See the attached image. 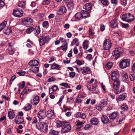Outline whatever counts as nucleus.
I'll list each match as a JSON object with an SVG mask.
<instances>
[{"mask_svg": "<svg viewBox=\"0 0 135 135\" xmlns=\"http://www.w3.org/2000/svg\"><path fill=\"white\" fill-rule=\"evenodd\" d=\"M113 87L115 90V93L118 94L123 91L122 88H120V81L119 79L113 80Z\"/></svg>", "mask_w": 135, "mask_h": 135, "instance_id": "f257e3e1", "label": "nucleus"}, {"mask_svg": "<svg viewBox=\"0 0 135 135\" xmlns=\"http://www.w3.org/2000/svg\"><path fill=\"white\" fill-rule=\"evenodd\" d=\"M114 53V56L115 58L117 59L124 54V51L121 47L117 46L115 48Z\"/></svg>", "mask_w": 135, "mask_h": 135, "instance_id": "f03ea898", "label": "nucleus"}, {"mask_svg": "<svg viewBox=\"0 0 135 135\" xmlns=\"http://www.w3.org/2000/svg\"><path fill=\"white\" fill-rule=\"evenodd\" d=\"M36 127L38 129L43 132H46L48 127L47 124L44 122L39 123Z\"/></svg>", "mask_w": 135, "mask_h": 135, "instance_id": "7ed1b4c3", "label": "nucleus"}, {"mask_svg": "<svg viewBox=\"0 0 135 135\" xmlns=\"http://www.w3.org/2000/svg\"><path fill=\"white\" fill-rule=\"evenodd\" d=\"M122 19L123 20L128 22L133 20L134 17L130 13L125 14L122 15Z\"/></svg>", "mask_w": 135, "mask_h": 135, "instance_id": "20e7f679", "label": "nucleus"}, {"mask_svg": "<svg viewBox=\"0 0 135 135\" xmlns=\"http://www.w3.org/2000/svg\"><path fill=\"white\" fill-rule=\"evenodd\" d=\"M130 61L128 59L122 60L119 63L120 67L122 69H124L130 65Z\"/></svg>", "mask_w": 135, "mask_h": 135, "instance_id": "39448f33", "label": "nucleus"}, {"mask_svg": "<svg viewBox=\"0 0 135 135\" xmlns=\"http://www.w3.org/2000/svg\"><path fill=\"white\" fill-rule=\"evenodd\" d=\"M71 128L70 125L68 122H65L62 127L61 133H63L68 132L71 129Z\"/></svg>", "mask_w": 135, "mask_h": 135, "instance_id": "423d86ee", "label": "nucleus"}, {"mask_svg": "<svg viewBox=\"0 0 135 135\" xmlns=\"http://www.w3.org/2000/svg\"><path fill=\"white\" fill-rule=\"evenodd\" d=\"M49 40V37L48 36H41L39 40L40 45L42 46L44 45L46 42H48Z\"/></svg>", "mask_w": 135, "mask_h": 135, "instance_id": "0eeeda50", "label": "nucleus"}, {"mask_svg": "<svg viewBox=\"0 0 135 135\" xmlns=\"http://www.w3.org/2000/svg\"><path fill=\"white\" fill-rule=\"evenodd\" d=\"M40 101V99L39 96L37 95L33 96L30 102L33 105H37Z\"/></svg>", "mask_w": 135, "mask_h": 135, "instance_id": "6e6552de", "label": "nucleus"}, {"mask_svg": "<svg viewBox=\"0 0 135 135\" xmlns=\"http://www.w3.org/2000/svg\"><path fill=\"white\" fill-rule=\"evenodd\" d=\"M112 45L111 42L109 39H106L104 42L103 47L104 49L108 50L110 49Z\"/></svg>", "mask_w": 135, "mask_h": 135, "instance_id": "1a4fd4ad", "label": "nucleus"}, {"mask_svg": "<svg viewBox=\"0 0 135 135\" xmlns=\"http://www.w3.org/2000/svg\"><path fill=\"white\" fill-rule=\"evenodd\" d=\"M13 14L15 16L17 17H21L23 15V11L21 9L14 10Z\"/></svg>", "mask_w": 135, "mask_h": 135, "instance_id": "9d476101", "label": "nucleus"}, {"mask_svg": "<svg viewBox=\"0 0 135 135\" xmlns=\"http://www.w3.org/2000/svg\"><path fill=\"white\" fill-rule=\"evenodd\" d=\"M37 115L40 119H44L46 116V112L41 110L38 112Z\"/></svg>", "mask_w": 135, "mask_h": 135, "instance_id": "9b49d317", "label": "nucleus"}, {"mask_svg": "<svg viewBox=\"0 0 135 135\" xmlns=\"http://www.w3.org/2000/svg\"><path fill=\"white\" fill-rule=\"evenodd\" d=\"M66 11V7L63 6H62L60 7L58 9L57 11V13L60 15H62Z\"/></svg>", "mask_w": 135, "mask_h": 135, "instance_id": "f8f14e48", "label": "nucleus"}, {"mask_svg": "<svg viewBox=\"0 0 135 135\" xmlns=\"http://www.w3.org/2000/svg\"><path fill=\"white\" fill-rule=\"evenodd\" d=\"M119 74L117 71H113L111 73V79L112 80L119 79Z\"/></svg>", "mask_w": 135, "mask_h": 135, "instance_id": "ddd939ff", "label": "nucleus"}, {"mask_svg": "<svg viewBox=\"0 0 135 135\" xmlns=\"http://www.w3.org/2000/svg\"><path fill=\"white\" fill-rule=\"evenodd\" d=\"M24 119L22 117L17 115L15 118V122L17 124H19L23 123Z\"/></svg>", "mask_w": 135, "mask_h": 135, "instance_id": "4468645a", "label": "nucleus"}, {"mask_svg": "<svg viewBox=\"0 0 135 135\" xmlns=\"http://www.w3.org/2000/svg\"><path fill=\"white\" fill-rule=\"evenodd\" d=\"M110 26L112 27H116L118 25L117 21L115 19L109 22Z\"/></svg>", "mask_w": 135, "mask_h": 135, "instance_id": "2eb2a0df", "label": "nucleus"}, {"mask_svg": "<svg viewBox=\"0 0 135 135\" xmlns=\"http://www.w3.org/2000/svg\"><path fill=\"white\" fill-rule=\"evenodd\" d=\"M46 116L48 117L51 118L54 116V113L53 111L51 110H49L46 112Z\"/></svg>", "mask_w": 135, "mask_h": 135, "instance_id": "dca6fc26", "label": "nucleus"}, {"mask_svg": "<svg viewBox=\"0 0 135 135\" xmlns=\"http://www.w3.org/2000/svg\"><path fill=\"white\" fill-rule=\"evenodd\" d=\"M82 71L81 72L83 74H89L90 73V70L89 67L85 66L82 68Z\"/></svg>", "mask_w": 135, "mask_h": 135, "instance_id": "f3484780", "label": "nucleus"}, {"mask_svg": "<svg viewBox=\"0 0 135 135\" xmlns=\"http://www.w3.org/2000/svg\"><path fill=\"white\" fill-rule=\"evenodd\" d=\"M39 63V62L36 60H33L31 61L28 63L30 66H37Z\"/></svg>", "mask_w": 135, "mask_h": 135, "instance_id": "a211bd4d", "label": "nucleus"}, {"mask_svg": "<svg viewBox=\"0 0 135 135\" xmlns=\"http://www.w3.org/2000/svg\"><path fill=\"white\" fill-rule=\"evenodd\" d=\"M90 123L93 125H96L98 123L99 121L97 118H93L90 120Z\"/></svg>", "mask_w": 135, "mask_h": 135, "instance_id": "6ab92c4d", "label": "nucleus"}, {"mask_svg": "<svg viewBox=\"0 0 135 135\" xmlns=\"http://www.w3.org/2000/svg\"><path fill=\"white\" fill-rule=\"evenodd\" d=\"M89 91L93 93H96L98 91V90L96 87L92 86L89 87V88H88Z\"/></svg>", "mask_w": 135, "mask_h": 135, "instance_id": "aec40b11", "label": "nucleus"}, {"mask_svg": "<svg viewBox=\"0 0 135 135\" xmlns=\"http://www.w3.org/2000/svg\"><path fill=\"white\" fill-rule=\"evenodd\" d=\"M33 31L34 33L36 36H37L40 32V29L39 26H36Z\"/></svg>", "mask_w": 135, "mask_h": 135, "instance_id": "412c9836", "label": "nucleus"}, {"mask_svg": "<svg viewBox=\"0 0 135 135\" xmlns=\"http://www.w3.org/2000/svg\"><path fill=\"white\" fill-rule=\"evenodd\" d=\"M101 118L102 122L104 124H107L109 122L108 118L106 115L103 116Z\"/></svg>", "mask_w": 135, "mask_h": 135, "instance_id": "4be33fe9", "label": "nucleus"}, {"mask_svg": "<svg viewBox=\"0 0 135 135\" xmlns=\"http://www.w3.org/2000/svg\"><path fill=\"white\" fill-rule=\"evenodd\" d=\"M8 114L9 118L11 119H12L15 117V114L13 110L9 111Z\"/></svg>", "mask_w": 135, "mask_h": 135, "instance_id": "5701e85b", "label": "nucleus"}, {"mask_svg": "<svg viewBox=\"0 0 135 135\" xmlns=\"http://www.w3.org/2000/svg\"><path fill=\"white\" fill-rule=\"evenodd\" d=\"M25 22L28 25H33V21L32 19L30 17L27 18Z\"/></svg>", "mask_w": 135, "mask_h": 135, "instance_id": "b1692460", "label": "nucleus"}, {"mask_svg": "<svg viewBox=\"0 0 135 135\" xmlns=\"http://www.w3.org/2000/svg\"><path fill=\"white\" fill-rule=\"evenodd\" d=\"M39 70V68L36 67V66H32L30 69L31 71L33 73H37L38 71Z\"/></svg>", "mask_w": 135, "mask_h": 135, "instance_id": "393cba45", "label": "nucleus"}, {"mask_svg": "<svg viewBox=\"0 0 135 135\" xmlns=\"http://www.w3.org/2000/svg\"><path fill=\"white\" fill-rule=\"evenodd\" d=\"M81 13L82 17L83 18L87 17L89 15V13L86 11L83 10L82 11Z\"/></svg>", "mask_w": 135, "mask_h": 135, "instance_id": "a878e982", "label": "nucleus"}, {"mask_svg": "<svg viewBox=\"0 0 135 135\" xmlns=\"http://www.w3.org/2000/svg\"><path fill=\"white\" fill-rule=\"evenodd\" d=\"M60 67V65L55 63H54L51 65V68L52 69L59 70Z\"/></svg>", "mask_w": 135, "mask_h": 135, "instance_id": "bb28decb", "label": "nucleus"}, {"mask_svg": "<svg viewBox=\"0 0 135 135\" xmlns=\"http://www.w3.org/2000/svg\"><path fill=\"white\" fill-rule=\"evenodd\" d=\"M126 96L124 94H122L120 95L116 99L117 102H120L124 100L126 98Z\"/></svg>", "mask_w": 135, "mask_h": 135, "instance_id": "cd10ccee", "label": "nucleus"}, {"mask_svg": "<svg viewBox=\"0 0 135 135\" xmlns=\"http://www.w3.org/2000/svg\"><path fill=\"white\" fill-rule=\"evenodd\" d=\"M118 116V113L117 112H113L109 115V117L111 119H113Z\"/></svg>", "mask_w": 135, "mask_h": 135, "instance_id": "c85d7f7f", "label": "nucleus"}, {"mask_svg": "<svg viewBox=\"0 0 135 135\" xmlns=\"http://www.w3.org/2000/svg\"><path fill=\"white\" fill-rule=\"evenodd\" d=\"M84 8L87 10H90L91 9V5L89 3H87L83 6Z\"/></svg>", "mask_w": 135, "mask_h": 135, "instance_id": "c756f323", "label": "nucleus"}, {"mask_svg": "<svg viewBox=\"0 0 135 135\" xmlns=\"http://www.w3.org/2000/svg\"><path fill=\"white\" fill-rule=\"evenodd\" d=\"M7 23V22L6 21H4L0 24V31L5 27Z\"/></svg>", "mask_w": 135, "mask_h": 135, "instance_id": "7c9ffc66", "label": "nucleus"}, {"mask_svg": "<svg viewBox=\"0 0 135 135\" xmlns=\"http://www.w3.org/2000/svg\"><path fill=\"white\" fill-rule=\"evenodd\" d=\"M49 135H59V131L52 130L50 131L49 133Z\"/></svg>", "mask_w": 135, "mask_h": 135, "instance_id": "2f4dec72", "label": "nucleus"}, {"mask_svg": "<svg viewBox=\"0 0 135 135\" xmlns=\"http://www.w3.org/2000/svg\"><path fill=\"white\" fill-rule=\"evenodd\" d=\"M82 17L81 13L78 12L76 13L74 16V17L78 20H79Z\"/></svg>", "mask_w": 135, "mask_h": 135, "instance_id": "473e14b6", "label": "nucleus"}, {"mask_svg": "<svg viewBox=\"0 0 135 135\" xmlns=\"http://www.w3.org/2000/svg\"><path fill=\"white\" fill-rule=\"evenodd\" d=\"M108 99L104 98L102 99L100 101V103L106 106L108 104Z\"/></svg>", "mask_w": 135, "mask_h": 135, "instance_id": "72a5a7b5", "label": "nucleus"}, {"mask_svg": "<svg viewBox=\"0 0 135 135\" xmlns=\"http://www.w3.org/2000/svg\"><path fill=\"white\" fill-rule=\"evenodd\" d=\"M65 122H62L60 121H57L56 122V126L58 128L62 127Z\"/></svg>", "mask_w": 135, "mask_h": 135, "instance_id": "f704fd0d", "label": "nucleus"}, {"mask_svg": "<svg viewBox=\"0 0 135 135\" xmlns=\"http://www.w3.org/2000/svg\"><path fill=\"white\" fill-rule=\"evenodd\" d=\"M121 108L124 111H127L128 109V106L126 104H124L121 105Z\"/></svg>", "mask_w": 135, "mask_h": 135, "instance_id": "c9c22d12", "label": "nucleus"}, {"mask_svg": "<svg viewBox=\"0 0 135 135\" xmlns=\"http://www.w3.org/2000/svg\"><path fill=\"white\" fill-rule=\"evenodd\" d=\"M94 81V79L92 78L89 81L87 82L86 87L87 88H89L90 87L93 86L91 85V84Z\"/></svg>", "mask_w": 135, "mask_h": 135, "instance_id": "e433bc0d", "label": "nucleus"}, {"mask_svg": "<svg viewBox=\"0 0 135 135\" xmlns=\"http://www.w3.org/2000/svg\"><path fill=\"white\" fill-rule=\"evenodd\" d=\"M63 50L66 51L67 49L68 43H63L62 46L60 47Z\"/></svg>", "mask_w": 135, "mask_h": 135, "instance_id": "4c0bfd02", "label": "nucleus"}, {"mask_svg": "<svg viewBox=\"0 0 135 135\" xmlns=\"http://www.w3.org/2000/svg\"><path fill=\"white\" fill-rule=\"evenodd\" d=\"M11 32V30L9 28H6L3 30L4 33L7 35H9Z\"/></svg>", "mask_w": 135, "mask_h": 135, "instance_id": "58836bf2", "label": "nucleus"}, {"mask_svg": "<svg viewBox=\"0 0 135 135\" xmlns=\"http://www.w3.org/2000/svg\"><path fill=\"white\" fill-rule=\"evenodd\" d=\"M88 41L87 40H85L83 43V46L84 49H87L88 46Z\"/></svg>", "mask_w": 135, "mask_h": 135, "instance_id": "ea45409f", "label": "nucleus"}, {"mask_svg": "<svg viewBox=\"0 0 135 135\" xmlns=\"http://www.w3.org/2000/svg\"><path fill=\"white\" fill-rule=\"evenodd\" d=\"M32 105L30 104H28L24 107V109L26 111H28L31 108Z\"/></svg>", "mask_w": 135, "mask_h": 135, "instance_id": "a19ab883", "label": "nucleus"}, {"mask_svg": "<svg viewBox=\"0 0 135 135\" xmlns=\"http://www.w3.org/2000/svg\"><path fill=\"white\" fill-rule=\"evenodd\" d=\"M34 30V28L33 27H30L26 30V32L27 33L29 34Z\"/></svg>", "mask_w": 135, "mask_h": 135, "instance_id": "79ce46f5", "label": "nucleus"}, {"mask_svg": "<svg viewBox=\"0 0 135 135\" xmlns=\"http://www.w3.org/2000/svg\"><path fill=\"white\" fill-rule=\"evenodd\" d=\"M99 1L103 5L107 6L108 5V2L107 0H100Z\"/></svg>", "mask_w": 135, "mask_h": 135, "instance_id": "37998d69", "label": "nucleus"}, {"mask_svg": "<svg viewBox=\"0 0 135 135\" xmlns=\"http://www.w3.org/2000/svg\"><path fill=\"white\" fill-rule=\"evenodd\" d=\"M26 2L25 1L21 2L18 4V6L20 7L24 8L25 6Z\"/></svg>", "mask_w": 135, "mask_h": 135, "instance_id": "c03bdc74", "label": "nucleus"}, {"mask_svg": "<svg viewBox=\"0 0 135 135\" xmlns=\"http://www.w3.org/2000/svg\"><path fill=\"white\" fill-rule=\"evenodd\" d=\"M123 79L126 81V80L128 78V76L127 74L126 73H123L122 74Z\"/></svg>", "mask_w": 135, "mask_h": 135, "instance_id": "a18cd8bd", "label": "nucleus"}, {"mask_svg": "<svg viewBox=\"0 0 135 135\" xmlns=\"http://www.w3.org/2000/svg\"><path fill=\"white\" fill-rule=\"evenodd\" d=\"M113 64L112 62H108L106 65V66L108 69H110L112 68Z\"/></svg>", "mask_w": 135, "mask_h": 135, "instance_id": "49530a36", "label": "nucleus"}, {"mask_svg": "<svg viewBox=\"0 0 135 135\" xmlns=\"http://www.w3.org/2000/svg\"><path fill=\"white\" fill-rule=\"evenodd\" d=\"M67 6L69 8L72 9L73 6L74 4L73 2H70L69 3H68Z\"/></svg>", "mask_w": 135, "mask_h": 135, "instance_id": "de8ad7c7", "label": "nucleus"}, {"mask_svg": "<svg viewBox=\"0 0 135 135\" xmlns=\"http://www.w3.org/2000/svg\"><path fill=\"white\" fill-rule=\"evenodd\" d=\"M50 0H43L42 4L43 5H47L50 2Z\"/></svg>", "mask_w": 135, "mask_h": 135, "instance_id": "09e8293b", "label": "nucleus"}, {"mask_svg": "<svg viewBox=\"0 0 135 135\" xmlns=\"http://www.w3.org/2000/svg\"><path fill=\"white\" fill-rule=\"evenodd\" d=\"M96 107L97 109L99 110H101L103 108V107L100 104H98L96 106Z\"/></svg>", "mask_w": 135, "mask_h": 135, "instance_id": "8fccbe9b", "label": "nucleus"}, {"mask_svg": "<svg viewBox=\"0 0 135 135\" xmlns=\"http://www.w3.org/2000/svg\"><path fill=\"white\" fill-rule=\"evenodd\" d=\"M29 91V89L28 88H25L22 92V94H24L26 95L27 94Z\"/></svg>", "mask_w": 135, "mask_h": 135, "instance_id": "3c124183", "label": "nucleus"}, {"mask_svg": "<svg viewBox=\"0 0 135 135\" xmlns=\"http://www.w3.org/2000/svg\"><path fill=\"white\" fill-rule=\"evenodd\" d=\"M108 95L112 99H114L115 98V95L113 93H108Z\"/></svg>", "mask_w": 135, "mask_h": 135, "instance_id": "603ef678", "label": "nucleus"}, {"mask_svg": "<svg viewBox=\"0 0 135 135\" xmlns=\"http://www.w3.org/2000/svg\"><path fill=\"white\" fill-rule=\"evenodd\" d=\"M64 98V95H62L61 98H60L59 102H57V104L59 105H60L62 103V100Z\"/></svg>", "mask_w": 135, "mask_h": 135, "instance_id": "864d4df0", "label": "nucleus"}, {"mask_svg": "<svg viewBox=\"0 0 135 135\" xmlns=\"http://www.w3.org/2000/svg\"><path fill=\"white\" fill-rule=\"evenodd\" d=\"M60 85L67 88H70V86L68 85V84L67 83H62L60 84Z\"/></svg>", "mask_w": 135, "mask_h": 135, "instance_id": "5fc2aeb1", "label": "nucleus"}, {"mask_svg": "<svg viewBox=\"0 0 135 135\" xmlns=\"http://www.w3.org/2000/svg\"><path fill=\"white\" fill-rule=\"evenodd\" d=\"M124 119V118L123 117H119L117 119L116 122L118 123H120L122 122Z\"/></svg>", "mask_w": 135, "mask_h": 135, "instance_id": "6e6d98bb", "label": "nucleus"}, {"mask_svg": "<svg viewBox=\"0 0 135 135\" xmlns=\"http://www.w3.org/2000/svg\"><path fill=\"white\" fill-rule=\"evenodd\" d=\"M127 0H120V3L123 5L125 6L127 4Z\"/></svg>", "mask_w": 135, "mask_h": 135, "instance_id": "4d7b16f0", "label": "nucleus"}, {"mask_svg": "<svg viewBox=\"0 0 135 135\" xmlns=\"http://www.w3.org/2000/svg\"><path fill=\"white\" fill-rule=\"evenodd\" d=\"M17 74L20 76H23L25 74V72L23 71H21L17 72Z\"/></svg>", "mask_w": 135, "mask_h": 135, "instance_id": "13d9d810", "label": "nucleus"}, {"mask_svg": "<svg viewBox=\"0 0 135 135\" xmlns=\"http://www.w3.org/2000/svg\"><path fill=\"white\" fill-rule=\"evenodd\" d=\"M130 80L132 81H133L134 79V76L133 74H130L129 75Z\"/></svg>", "mask_w": 135, "mask_h": 135, "instance_id": "bf43d9fd", "label": "nucleus"}, {"mask_svg": "<svg viewBox=\"0 0 135 135\" xmlns=\"http://www.w3.org/2000/svg\"><path fill=\"white\" fill-rule=\"evenodd\" d=\"M91 126L89 124L86 125L84 129L85 130H88L91 128Z\"/></svg>", "mask_w": 135, "mask_h": 135, "instance_id": "052dcab7", "label": "nucleus"}, {"mask_svg": "<svg viewBox=\"0 0 135 135\" xmlns=\"http://www.w3.org/2000/svg\"><path fill=\"white\" fill-rule=\"evenodd\" d=\"M20 87L21 88H23L25 85V83L24 81H23L22 82V83H21L20 84Z\"/></svg>", "mask_w": 135, "mask_h": 135, "instance_id": "680f3d73", "label": "nucleus"}, {"mask_svg": "<svg viewBox=\"0 0 135 135\" xmlns=\"http://www.w3.org/2000/svg\"><path fill=\"white\" fill-rule=\"evenodd\" d=\"M37 122V118L36 117H34V118H33L32 121V124H34L35 123H36Z\"/></svg>", "mask_w": 135, "mask_h": 135, "instance_id": "e2e57ef3", "label": "nucleus"}, {"mask_svg": "<svg viewBox=\"0 0 135 135\" xmlns=\"http://www.w3.org/2000/svg\"><path fill=\"white\" fill-rule=\"evenodd\" d=\"M9 52L10 55H12L13 54L14 52V50L11 47L9 48Z\"/></svg>", "mask_w": 135, "mask_h": 135, "instance_id": "0e129e2a", "label": "nucleus"}, {"mask_svg": "<svg viewBox=\"0 0 135 135\" xmlns=\"http://www.w3.org/2000/svg\"><path fill=\"white\" fill-rule=\"evenodd\" d=\"M55 78L51 77V78H50L48 79L47 81L49 82H50L52 81H54L55 80Z\"/></svg>", "mask_w": 135, "mask_h": 135, "instance_id": "69168bd1", "label": "nucleus"}, {"mask_svg": "<svg viewBox=\"0 0 135 135\" xmlns=\"http://www.w3.org/2000/svg\"><path fill=\"white\" fill-rule=\"evenodd\" d=\"M89 34L90 35H92L94 34L93 30L91 28H90L89 29Z\"/></svg>", "mask_w": 135, "mask_h": 135, "instance_id": "338daca9", "label": "nucleus"}, {"mask_svg": "<svg viewBox=\"0 0 135 135\" xmlns=\"http://www.w3.org/2000/svg\"><path fill=\"white\" fill-rule=\"evenodd\" d=\"M75 74V72H72L70 73L69 74L70 77L71 78H74Z\"/></svg>", "mask_w": 135, "mask_h": 135, "instance_id": "774afa93", "label": "nucleus"}]
</instances>
